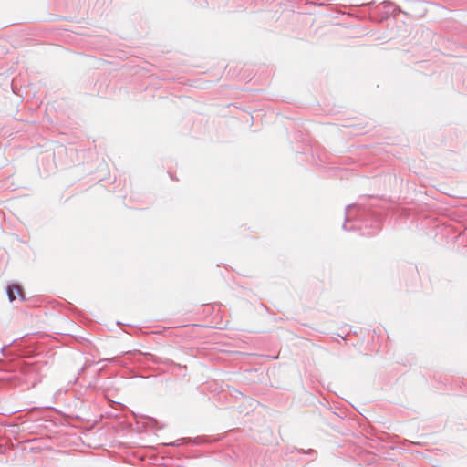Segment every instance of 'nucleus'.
Masks as SVG:
<instances>
[{
  "label": "nucleus",
  "instance_id": "f257e3e1",
  "mask_svg": "<svg viewBox=\"0 0 467 467\" xmlns=\"http://www.w3.org/2000/svg\"><path fill=\"white\" fill-rule=\"evenodd\" d=\"M6 293H7V296H8V299H9L10 302H13V301L16 300V295L23 298V290L17 285H8Z\"/></svg>",
  "mask_w": 467,
  "mask_h": 467
},
{
  "label": "nucleus",
  "instance_id": "f03ea898",
  "mask_svg": "<svg viewBox=\"0 0 467 467\" xmlns=\"http://www.w3.org/2000/svg\"><path fill=\"white\" fill-rule=\"evenodd\" d=\"M357 206L355 204H349L346 207V221H351L352 216L350 215V212L354 209H356Z\"/></svg>",
  "mask_w": 467,
  "mask_h": 467
},
{
  "label": "nucleus",
  "instance_id": "7ed1b4c3",
  "mask_svg": "<svg viewBox=\"0 0 467 467\" xmlns=\"http://www.w3.org/2000/svg\"><path fill=\"white\" fill-rule=\"evenodd\" d=\"M306 453L307 454H310V455H315L316 454V451L313 450V449H309L306 451Z\"/></svg>",
  "mask_w": 467,
  "mask_h": 467
},
{
  "label": "nucleus",
  "instance_id": "20e7f679",
  "mask_svg": "<svg viewBox=\"0 0 467 467\" xmlns=\"http://www.w3.org/2000/svg\"><path fill=\"white\" fill-rule=\"evenodd\" d=\"M342 227H343V229H344V230H346V231L349 230L348 228H347L346 223H344Z\"/></svg>",
  "mask_w": 467,
  "mask_h": 467
},
{
  "label": "nucleus",
  "instance_id": "39448f33",
  "mask_svg": "<svg viewBox=\"0 0 467 467\" xmlns=\"http://www.w3.org/2000/svg\"><path fill=\"white\" fill-rule=\"evenodd\" d=\"M4 350H5V347H3V348H1V352H2V353H4Z\"/></svg>",
  "mask_w": 467,
  "mask_h": 467
}]
</instances>
